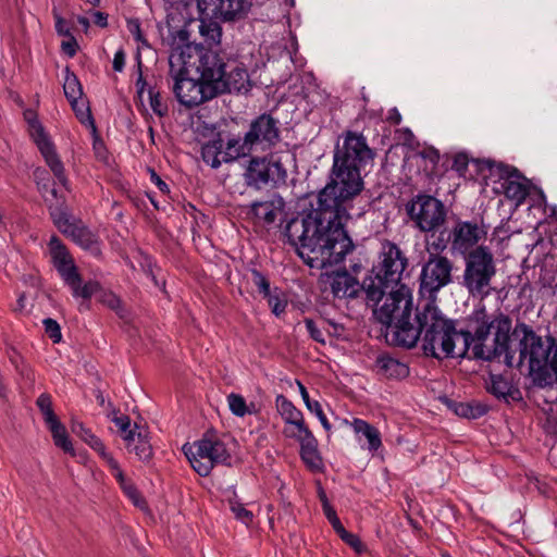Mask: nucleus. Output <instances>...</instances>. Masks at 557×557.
<instances>
[{
  "mask_svg": "<svg viewBox=\"0 0 557 557\" xmlns=\"http://www.w3.org/2000/svg\"><path fill=\"white\" fill-rule=\"evenodd\" d=\"M418 156L431 163V173H437V166L441 160V153L438 149H436L433 146H425L422 150L418 152Z\"/></svg>",
  "mask_w": 557,
  "mask_h": 557,
  "instance_id": "54",
  "label": "nucleus"
},
{
  "mask_svg": "<svg viewBox=\"0 0 557 557\" xmlns=\"http://www.w3.org/2000/svg\"><path fill=\"white\" fill-rule=\"evenodd\" d=\"M51 432L53 443L57 447L61 448L64 453L75 455L73 444L69 437L64 424L58 420L47 425Z\"/></svg>",
  "mask_w": 557,
  "mask_h": 557,
  "instance_id": "35",
  "label": "nucleus"
},
{
  "mask_svg": "<svg viewBox=\"0 0 557 557\" xmlns=\"http://www.w3.org/2000/svg\"><path fill=\"white\" fill-rule=\"evenodd\" d=\"M330 282L331 292L336 298L356 299L361 292H364L366 298L377 305L382 300V292L374 286V278L367 275L362 283L352 276L346 268L337 271L322 274Z\"/></svg>",
  "mask_w": 557,
  "mask_h": 557,
  "instance_id": "13",
  "label": "nucleus"
},
{
  "mask_svg": "<svg viewBox=\"0 0 557 557\" xmlns=\"http://www.w3.org/2000/svg\"><path fill=\"white\" fill-rule=\"evenodd\" d=\"M135 428L137 429L135 441L127 450L135 453L139 460L148 463L153 457V448L149 440V430L146 425H139L136 422Z\"/></svg>",
  "mask_w": 557,
  "mask_h": 557,
  "instance_id": "30",
  "label": "nucleus"
},
{
  "mask_svg": "<svg viewBox=\"0 0 557 557\" xmlns=\"http://www.w3.org/2000/svg\"><path fill=\"white\" fill-rule=\"evenodd\" d=\"M92 133V149L95 151L96 157L99 160H103L107 158V148L104 145L103 139L100 137L98 129L96 128V132Z\"/></svg>",
  "mask_w": 557,
  "mask_h": 557,
  "instance_id": "62",
  "label": "nucleus"
},
{
  "mask_svg": "<svg viewBox=\"0 0 557 557\" xmlns=\"http://www.w3.org/2000/svg\"><path fill=\"white\" fill-rule=\"evenodd\" d=\"M65 77L63 83V91L66 100L81 99L84 95L82 84L77 75L69 65L64 69Z\"/></svg>",
  "mask_w": 557,
  "mask_h": 557,
  "instance_id": "37",
  "label": "nucleus"
},
{
  "mask_svg": "<svg viewBox=\"0 0 557 557\" xmlns=\"http://www.w3.org/2000/svg\"><path fill=\"white\" fill-rule=\"evenodd\" d=\"M352 426L357 434H362L368 440L370 450H377L381 447V435L374 425L356 418L352 421Z\"/></svg>",
  "mask_w": 557,
  "mask_h": 557,
  "instance_id": "34",
  "label": "nucleus"
},
{
  "mask_svg": "<svg viewBox=\"0 0 557 557\" xmlns=\"http://www.w3.org/2000/svg\"><path fill=\"white\" fill-rule=\"evenodd\" d=\"M127 29L138 42L147 44V40L140 29V21L138 18L127 20Z\"/></svg>",
  "mask_w": 557,
  "mask_h": 557,
  "instance_id": "64",
  "label": "nucleus"
},
{
  "mask_svg": "<svg viewBox=\"0 0 557 557\" xmlns=\"http://www.w3.org/2000/svg\"><path fill=\"white\" fill-rule=\"evenodd\" d=\"M519 357L513 367L521 369L528 361V375L534 386L544 388L557 383V339L547 335L545 341L540 335L518 348Z\"/></svg>",
  "mask_w": 557,
  "mask_h": 557,
  "instance_id": "6",
  "label": "nucleus"
},
{
  "mask_svg": "<svg viewBox=\"0 0 557 557\" xmlns=\"http://www.w3.org/2000/svg\"><path fill=\"white\" fill-rule=\"evenodd\" d=\"M63 233L71 236L73 242L83 249L90 251L95 256L101 253L100 243L96 234L87 226L74 224L70 228H64Z\"/></svg>",
  "mask_w": 557,
  "mask_h": 557,
  "instance_id": "27",
  "label": "nucleus"
},
{
  "mask_svg": "<svg viewBox=\"0 0 557 557\" xmlns=\"http://www.w3.org/2000/svg\"><path fill=\"white\" fill-rule=\"evenodd\" d=\"M465 270L460 284L469 295L483 300L492 290V281L497 273L492 249L481 245L469 253L462 255Z\"/></svg>",
  "mask_w": 557,
  "mask_h": 557,
  "instance_id": "7",
  "label": "nucleus"
},
{
  "mask_svg": "<svg viewBox=\"0 0 557 557\" xmlns=\"http://www.w3.org/2000/svg\"><path fill=\"white\" fill-rule=\"evenodd\" d=\"M522 334V337L519 339L518 348L523 346L525 347L527 343L531 342L535 337L540 336L529 324L524 322H517L515 329L512 330V336L517 337L519 334Z\"/></svg>",
  "mask_w": 557,
  "mask_h": 557,
  "instance_id": "50",
  "label": "nucleus"
},
{
  "mask_svg": "<svg viewBox=\"0 0 557 557\" xmlns=\"http://www.w3.org/2000/svg\"><path fill=\"white\" fill-rule=\"evenodd\" d=\"M139 256H140L139 264H140L141 270L145 272V274H147L151 278V281L153 282V284L156 286H160V282L154 273V270L157 269V263H156L154 259L150 255H148L141 250H139Z\"/></svg>",
  "mask_w": 557,
  "mask_h": 557,
  "instance_id": "52",
  "label": "nucleus"
},
{
  "mask_svg": "<svg viewBox=\"0 0 557 557\" xmlns=\"http://www.w3.org/2000/svg\"><path fill=\"white\" fill-rule=\"evenodd\" d=\"M50 215L53 220L54 225L63 233L64 228H70L74 224L70 222L67 213L62 209H51Z\"/></svg>",
  "mask_w": 557,
  "mask_h": 557,
  "instance_id": "59",
  "label": "nucleus"
},
{
  "mask_svg": "<svg viewBox=\"0 0 557 557\" xmlns=\"http://www.w3.org/2000/svg\"><path fill=\"white\" fill-rule=\"evenodd\" d=\"M170 5L165 7V10L168 12L166 22L169 26V32L171 36L173 37V44H172V54L170 57V72H173L174 66V59L181 64H185V61L187 60L185 52L187 51V48L191 47H205L202 44H195L189 40L190 33L187 29V26L195 22L194 18L185 20L184 25L178 28V25H174L175 23V13L172 11L174 9V4H177L175 8L176 10L180 9V5L183 7V9H188L189 5L193 2H168Z\"/></svg>",
  "mask_w": 557,
  "mask_h": 557,
  "instance_id": "17",
  "label": "nucleus"
},
{
  "mask_svg": "<svg viewBox=\"0 0 557 557\" xmlns=\"http://www.w3.org/2000/svg\"><path fill=\"white\" fill-rule=\"evenodd\" d=\"M505 195L508 199L521 203L529 196V186L520 180H509L507 183H503Z\"/></svg>",
  "mask_w": 557,
  "mask_h": 557,
  "instance_id": "41",
  "label": "nucleus"
},
{
  "mask_svg": "<svg viewBox=\"0 0 557 557\" xmlns=\"http://www.w3.org/2000/svg\"><path fill=\"white\" fill-rule=\"evenodd\" d=\"M64 283L71 288L73 297H81L85 300H90L95 294L102 290V286L98 281L90 280L83 284V277L78 269H73L67 273Z\"/></svg>",
  "mask_w": 557,
  "mask_h": 557,
  "instance_id": "25",
  "label": "nucleus"
},
{
  "mask_svg": "<svg viewBox=\"0 0 557 557\" xmlns=\"http://www.w3.org/2000/svg\"><path fill=\"white\" fill-rule=\"evenodd\" d=\"M487 231L483 220L463 221L457 219L450 230V251L460 256L469 253L486 237Z\"/></svg>",
  "mask_w": 557,
  "mask_h": 557,
  "instance_id": "19",
  "label": "nucleus"
},
{
  "mask_svg": "<svg viewBox=\"0 0 557 557\" xmlns=\"http://www.w3.org/2000/svg\"><path fill=\"white\" fill-rule=\"evenodd\" d=\"M224 139L222 133H216L215 137L201 147V158L203 162L209 164L212 169H218L221 165L219 156L222 152Z\"/></svg>",
  "mask_w": 557,
  "mask_h": 557,
  "instance_id": "33",
  "label": "nucleus"
},
{
  "mask_svg": "<svg viewBox=\"0 0 557 557\" xmlns=\"http://www.w3.org/2000/svg\"><path fill=\"white\" fill-rule=\"evenodd\" d=\"M45 332L49 338L54 343H60L62 339V333L60 324L52 318H46L44 321Z\"/></svg>",
  "mask_w": 557,
  "mask_h": 557,
  "instance_id": "57",
  "label": "nucleus"
},
{
  "mask_svg": "<svg viewBox=\"0 0 557 557\" xmlns=\"http://www.w3.org/2000/svg\"><path fill=\"white\" fill-rule=\"evenodd\" d=\"M297 383L299 386V392H300L301 398H302L307 409L318 417L323 429L329 432L332 426H331V423L329 422L326 416L324 414L320 403L318 400H312L310 398L307 388L305 387V385L301 382L297 381Z\"/></svg>",
  "mask_w": 557,
  "mask_h": 557,
  "instance_id": "39",
  "label": "nucleus"
},
{
  "mask_svg": "<svg viewBox=\"0 0 557 557\" xmlns=\"http://www.w3.org/2000/svg\"><path fill=\"white\" fill-rule=\"evenodd\" d=\"M442 401L456 416L468 420L479 419L490 411V406L479 400L463 403L445 396Z\"/></svg>",
  "mask_w": 557,
  "mask_h": 557,
  "instance_id": "24",
  "label": "nucleus"
},
{
  "mask_svg": "<svg viewBox=\"0 0 557 557\" xmlns=\"http://www.w3.org/2000/svg\"><path fill=\"white\" fill-rule=\"evenodd\" d=\"M414 322L410 336L416 337L412 348L422 338L424 356L437 360L455 358V339L459 337L456 321L445 318L436 305L435 297L419 301L414 307Z\"/></svg>",
  "mask_w": 557,
  "mask_h": 557,
  "instance_id": "3",
  "label": "nucleus"
},
{
  "mask_svg": "<svg viewBox=\"0 0 557 557\" xmlns=\"http://www.w3.org/2000/svg\"><path fill=\"white\" fill-rule=\"evenodd\" d=\"M300 443V459L306 467L312 472H321L323 470V459L318 449V441L310 430L300 433L298 436Z\"/></svg>",
  "mask_w": 557,
  "mask_h": 557,
  "instance_id": "21",
  "label": "nucleus"
},
{
  "mask_svg": "<svg viewBox=\"0 0 557 557\" xmlns=\"http://www.w3.org/2000/svg\"><path fill=\"white\" fill-rule=\"evenodd\" d=\"M181 65L174 75L173 92L182 106L193 109L216 97L210 95L208 86L191 70Z\"/></svg>",
  "mask_w": 557,
  "mask_h": 557,
  "instance_id": "14",
  "label": "nucleus"
},
{
  "mask_svg": "<svg viewBox=\"0 0 557 557\" xmlns=\"http://www.w3.org/2000/svg\"><path fill=\"white\" fill-rule=\"evenodd\" d=\"M72 432L78 436L82 441H84L86 444H88L94 450H102L103 449V443L102 441L95 435L91 430L87 429L83 422L81 421H73L71 425Z\"/></svg>",
  "mask_w": 557,
  "mask_h": 557,
  "instance_id": "40",
  "label": "nucleus"
},
{
  "mask_svg": "<svg viewBox=\"0 0 557 557\" xmlns=\"http://www.w3.org/2000/svg\"><path fill=\"white\" fill-rule=\"evenodd\" d=\"M486 391L495 398L504 400L506 404H510V401L519 403L523 399L519 387L506 380L502 374L490 375V383L486 384Z\"/></svg>",
  "mask_w": 557,
  "mask_h": 557,
  "instance_id": "23",
  "label": "nucleus"
},
{
  "mask_svg": "<svg viewBox=\"0 0 557 557\" xmlns=\"http://www.w3.org/2000/svg\"><path fill=\"white\" fill-rule=\"evenodd\" d=\"M304 323L306 325V329L308 331V334H309V337L321 344V345H326V339H325V336H324V333L322 331L321 327H319L317 325V323L311 319V318H305L304 319Z\"/></svg>",
  "mask_w": 557,
  "mask_h": 557,
  "instance_id": "56",
  "label": "nucleus"
},
{
  "mask_svg": "<svg viewBox=\"0 0 557 557\" xmlns=\"http://www.w3.org/2000/svg\"><path fill=\"white\" fill-rule=\"evenodd\" d=\"M228 407L231 412L237 417H244L246 413L251 411L248 409L245 398L235 393H231L227 396Z\"/></svg>",
  "mask_w": 557,
  "mask_h": 557,
  "instance_id": "51",
  "label": "nucleus"
},
{
  "mask_svg": "<svg viewBox=\"0 0 557 557\" xmlns=\"http://www.w3.org/2000/svg\"><path fill=\"white\" fill-rule=\"evenodd\" d=\"M469 157L466 152H457L453 158L451 169L458 173L459 176H465L468 171Z\"/></svg>",
  "mask_w": 557,
  "mask_h": 557,
  "instance_id": "60",
  "label": "nucleus"
},
{
  "mask_svg": "<svg viewBox=\"0 0 557 557\" xmlns=\"http://www.w3.org/2000/svg\"><path fill=\"white\" fill-rule=\"evenodd\" d=\"M235 67L236 69H234V71H232V72H230V70L227 69L225 71V73H223L222 79L224 82H227V83L234 82V84H232L230 86V90L225 91V94H232V92L247 94L252 87L251 81L249 78V74H248L246 67L244 66V64L238 61H237V66H235Z\"/></svg>",
  "mask_w": 557,
  "mask_h": 557,
  "instance_id": "29",
  "label": "nucleus"
},
{
  "mask_svg": "<svg viewBox=\"0 0 557 557\" xmlns=\"http://www.w3.org/2000/svg\"><path fill=\"white\" fill-rule=\"evenodd\" d=\"M286 178L287 170L282 157L274 151L263 156H251L244 173L246 185L257 190L268 186L276 188L285 184Z\"/></svg>",
  "mask_w": 557,
  "mask_h": 557,
  "instance_id": "9",
  "label": "nucleus"
},
{
  "mask_svg": "<svg viewBox=\"0 0 557 557\" xmlns=\"http://www.w3.org/2000/svg\"><path fill=\"white\" fill-rule=\"evenodd\" d=\"M112 421L117 426L122 438L125 441L126 448H131L135 441V433L137 432L135 425L132 428L131 418L126 414H122L120 417H114Z\"/></svg>",
  "mask_w": 557,
  "mask_h": 557,
  "instance_id": "43",
  "label": "nucleus"
},
{
  "mask_svg": "<svg viewBox=\"0 0 557 557\" xmlns=\"http://www.w3.org/2000/svg\"><path fill=\"white\" fill-rule=\"evenodd\" d=\"M253 2H219L216 9L224 22H235L245 18Z\"/></svg>",
  "mask_w": 557,
  "mask_h": 557,
  "instance_id": "32",
  "label": "nucleus"
},
{
  "mask_svg": "<svg viewBox=\"0 0 557 557\" xmlns=\"http://www.w3.org/2000/svg\"><path fill=\"white\" fill-rule=\"evenodd\" d=\"M454 263L446 256L430 253L428 261L423 264L420 274V290L433 294L453 281Z\"/></svg>",
  "mask_w": 557,
  "mask_h": 557,
  "instance_id": "15",
  "label": "nucleus"
},
{
  "mask_svg": "<svg viewBox=\"0 0 557 557\" xmlns=\"http://www.w3.org/2000/svg\"><path fill=\"white\" fill-rule=\"evenodd\" d=\"M275 404L277 411L286 423L295 425L299 433L310 430L305 423L302 412L283 394L276 396Z\"/></svg>",
  "mask_w": 557,
  "mask_h": 557,
  "instance_id": "28",
  "label": "nucleus"
},
{
  "mask_svg": "<svg viewBox=\"0 0 557 557\" xmlns=\"http://www.w3.org/2000/svg\"><path fill=\"white\" fill-rule=\"evenodd\" d=\"M36 405L40 412L42 413L45 423L47 425L60 420L53 410L52 398L50 394H40L36 400Z\"/></svg>",
  "mask_w": 557,
  "mask_h": 557,
  "instance_id": "47",
  "label": "nucleus"
},
{
  "mask_svg": "<svg viewBox=\"0 0 557 557\" xmlns=\"http://www.w3.org/2000/svg\"><path fill=\"white\" fill-rule=\"evenodd\" d=\"M231 510L235 515L236 519L240 520L246 525L250 524L253 520V513L246 509L244 504L239 502H231Z\"/></svg>",
  "mask_w": 557,
  "mask_h": 557,
  "instance_id": "58",
  "label": "nucleus"
},
{
  "mask_svg": "<svg viewBox=\"0 0 557 557\" xmlns=\"http://www.w3.org/2000/svg\"><path fill=\"white\" fill-rule=\"evenodd\" d=\"M486 168L491 173H497L500 180H504V183H507L509 180H523L527 178L522 175V173L515 166L505 164L503 162H496L494 160L484 161Z\"/></svg>",
  "mask_w": 557,
  "mask_h": 557,
  "instance_id": "38",
  "label": "nucleus"
},
{
  "mask_svg": "<svg viewBox=\"0 0 557 557\" xmlns=\"http://www.w3.org/2000/svg\"><path fill=\"white\" fill-rule=\"evenodd\" d=\"M149 95V103L154 114L160 117H163L168 114L169 108L168 104L164 103L161 99L160 91L156 89V87L149 86L148 88Z\"/></svg>",
  "mask_w": 557,
  "mask_h": 557,
  "instance_id": "49",
  "label": "nucleus"
},
{
  "mask_svg": "<svg viewBox=\"0 0 557 557\" xmlns=\"http://www.w3.org/2000/svg\"><path fill=\"white\" fill-rule=\"evenodd\" d=\"M121 300L122 299L111 290H104L102 288V290L100 292L99 301L107 306L108 308H110L111 310L119 308V304Z\"/></svg>",
  "mask_w": 557,
  "mask_h": 557,
  "instance_id": "61",
  "label": "nucleus"
},
{
  "mask_svg": "<svg viewBox=\"0 0 557 557\" xmlns=\"http://www.w3.org/2000/svg\"><path fill=\"white\" fill-rule=\"evenodd\" d=\"M374 158V150L361 133L346 131L343 134V146L337 145L335 148L331 181L322 189V196L336 197L339 203L349 206L364 188L361 169Z\"/></svg>",
  "mask_w": 557,
  "mask_h": 557,
  "instance_id": "2",
  "label": "nucleus"
},
{
  "mask_svg": "<svg viewBox=\"0 0 557 557\" xmlns=\"http://www.w3.org/2000/svg\"><path fill=\"white\" fill-rule=\"evenodd\" d=\"M52 16L54 18L55 33L61 36H71L72 30L75 28V15L71 14L70 17H65L61 14L57 7L52 9Z\"/></svg>",
  "mask_w": 557,
  "mask_h": 557,
  "instance_id": "42",
  "label": "nucleus"
},
{
  "mask_svg": "<svg viewBox=\"0 0 557 557\" xmlns=\"http://www.w3.org/2000/svg\"><path fill=\"white\" fill-rule=\"evenodd\" d=\"M470 322L476 325L473 331L458 330L459 337L462 338V348L457 354V358H468L469 360L484 359L485 341L494 326L495 318L491 319L484 306L476 308L469 318Z\"/></svg>",
  "mask_w": 557,
  "mask_h": 557,
  "instance_id": "12",
  "label": "nucleus"
},
{
  "mask_svg": "<svg viewBox=\"0 0 557 557\" xmlns=\"http://www.w3.org/2000/svg\"><path fill=\"white\" fill-rule=\"evenodd\" d=\"M278 209L272 200L255 201L249 206L247 215L264 225H271L276 220Z\"/></svg>",
  "mask_w": 557,
  "mask_h": 557,
  "instance_id": "31",
  "label": "nucleus"
},
{
  "mask_svg": "<svg viewBox=\"0 0 557 557\" xmlns=\"http://www.w3.org/2000/svg\"><path fill=\"white\" fill-rule=\"evenodd\" d=\"M48 245L52 264L62 280L65 281L67 273H70L73 269L78 268L76 267L74 259L69 252L66 246L57 235L51 236Z\"/></svg>",
  "mask_w": 557,
  "mask_h": 557,
  "instance_id": "22",
  "label": "nucleus"
},
{
  "mask_svg": "<svg viewBox=\"0 0 557 557\" xmlns=\"http://www.w3.org/2000/svg\"><path fill=\"white\" fill-rule=\"evenodd\" d=\"M339 539L350 546L357 554H361L366 550V546L361 542L360 537L357 534L348 532L346 529L337 534Z\"/></svg>",
  "mask_w": 557,
  "mask_h": 557,
  "instance_id": "55",
  "label": "nucleus"
},
{
  "mask_svg": "<svg viewBox=\"0 0 557 557\" xmlns=\"http://www.w3.org/2000/svg\"><path fill=\"white\" fill-rule=\"evenodd\" d=\"M244 138H231L226 143V156L224 162H230L239 157L250 156L252 152L251 147H244Z\"/></svg>",
  "mask_w": 557,
  "mask_h": 557,
  "instance_id": "44",
  "label": "nucleus"
},
{
  "mask_svg": "<svg viewBox=\"0 0 557 557\" xmlns=\"http://www.w3.org/2000/svg\"><path fill=\"white\" fill-rule=\"evenodd\" d=\"M376 372L388 380H403L409 375V367L388 354H380L375 359Z\"/></svg>",
  "mask_w": 557,
  "mask_h": 557,
  "instance_id": "26",
  "label": "nucleus"
},
{
  "mask_svg": "<svg viewBox=\"0 0 557 557\" xmlns=\"http://www.w3.org/2000/svg\"><path fill=\"white\" fill-rule=\"evenodd\" d=\"M193 469L201 476L210 474L215 465L231 466L232 456L220 440H211L207 434L193 445L183 447Z\"/></svg>",
  "mask_w": 557,
  "mask_h": 557,
  "instance_id": "10",
  "label": "nucleus"
},
{
  "mask_svg": "<svg viewBox=\"0 0 557 557\" xmlns=\"http://www.w3.org/2000/svg\"><path fill=\"white\" fill-rule=\"evenodd\" d=\"M281 141L280 121L271 113H261L250 121L244 135V147L257 146L274 148Z\"/></svg>",
  "mask_w": 557,
  "mask_h": 557,
  "instance_id": "18",
  "label": "nucleus"
},
{
  "mask_svg": "<svg viewBox=\"0 0 557 557\" xmlns=\"http://www.w3.org/2000/svg\"><path fill=\"white\" fill-rule=\"evenodd\" d=\"M249 272L251 275V282L258 288L259 294L268 296L269 292L272 290L268 276L256 268L250 269Z\"/></svg>",
  "mask_w": 557,
  "mask_h": 557,
  "instance_id": "53",
  "label": "nucleus"
},
{
  "mask_svg": "<svg viewBox=\"0 0 557 557\" xmlns=\"http://www.w3.org/2000/svg\"><path fill=\"white\" fill-rule=\"evenodd\" d=\"M199 33L206 37L208 44L218 46L221 41L222 28L218 22L210 21L206 23L201 21L199 24Z\"/></svg>",
  "mask_w": 557,
  "mask_h": 557,
  "instance_id": "45",
  "label": "nucleus"
},
{
  "mask_svg": "<svg viewBox=\"0 0 557 557\" xmlns=\"http://www.w3.org/2000/svg\"><path fill=\"white\" fill-rule=\"evenodd\" d=\"M385 295L384 304L374 310V315L381 324L386 326V342L395 347L410 349L417 338L410 336L416 325V322H412V290L404 284L391 286Z\"/></svg>",
  "mask_w": 557,
  "mask_h": 557,
  "instance_id": "4",
  "label": "nucleus"
},
{
  "mask_svg": "<svg viewBox=\"0 0 557 557\" xmlns=\"http://www.w3.org/2000/svg\"><path fill=\"white\" fill-rule=\"evenodd\" d=\"M350 208L339 203L336 197L322 196L320 190L315 209L287 222L282 232L285 243L312 269L339 264L356 247L345 227Z\"/></svg>",
  "mask_w": 557,
  "mask_h": 557,
  "instance_id": "1",
  "label": "nucleus"
},
{
  "mask_svg": "<svg viewBox=\"0 0 557 557\" xmlns=\"http://www.w3.org/2000/svg\"><path fill=\"white\" fill-rule=\"evenodd\" d=\"M28 125L29 135L44 157L47 165L50 168L58 182L66 188L69 180L65 175L64 165L57 153L54 144L46 133L45 127L36 116L28 120Z\"/></svg>",
  "mask_w": 557,
  "mask_h": 557,
  "instance_id": "20",
  "label": "nucleus"
},
{
  "mask_svg": "<svg viewBox=\"0 0 557 557\" xmlns=\"http://www.w3.org/2000/svg\"><path fill=\"white\" fill-rule=\"evenodd\" d=\"M263 298L268 300V305L271 309V312L275 317H281L283 313H285L287 300L278 287H275L273 290H270L269 295L263 296Z\"/></svg>",
  "mask_w": 557,
  "mask_h": 557,
  "instance_id": "46",
  "label": "nucleus"
},
{
  "mask_svg": "<svg viewBox=\"0 0 557 557\" xmlns=\"http://www.w3.org/2000/svg\"><path fill=\"white\" fill-rule=\"evenodd\" d=\"M409 260L400 247L391 240L382 244L380 262L374 265L369 275L374 278V286L382 292V298L391 286L404 285L403 272L408 268Z\"/></svg>",
  "mask_w": 557,
  "mask_h": 557,
  "instance_id": "8",
  "label": "nucleus"
},
{
  "mask_svg": "<svg viewBox=\"0 0 557 557\" xmlns=\"http://www.w3.org/2000/svg\"><path fill=\"white\" fill-rule=\"evenodd\" d=\"M494 339H493V348L486 349L484 354L483 361H494L495 359L504 356V363L508 368H513L516 360V352L518 350L513 349L511 346V336H512V321L508 314L503 312H498L495 315L494 326Z\"/></svg>",
  "mask_w": 557,
  "mask_h": 557,
  "instance_id": "16",
  "label": "nucleus"
},
{
  "mask_svg": "<svg viewBox=\"0 0 557 557\" xmlns=\"http://www.w3.org/2000/svg\"><path fill=\"white\" fill-rule=\"evenodd\" d=\"M76 119L85 126L90 127L91 132H96L95 119L91 114L89 101L84 99L67 100Z\"/></svg>",
  "mask_w": 557,
  "mask_h": 557,
  "instance_id": "36",
  "label": "nucleus"
},
{
  "mask_svg": "<svg viewBox=\"0 0 557 557\" xmlns=\"http://www.w3.org/2000/svg\"><path fill=\"white\" fill-rule=\"evenodd\" d=\"M120 487L136 507L140 509L147 508L146 498L141 495V493L131 479H127L125 483H122L120 485Z\"/></svg>",
  "mask_w": 557,
  "mask_h": 557,
  "instance_id": "48",
  "label": "nucleus"
},
{
  "mask_svg": "<svg viewBox=\"0 0 557 557\" xmlns=\"http://www.w3.org/2000/svg\"><path fill=\"white\" fill-rule=\"evenodd\" d=\"M323 513H324L325 518L327 519V521L331 523V525L334 529V531L336 532V534H339L342 531L345 530L334 507L326 508V510H323Z\"/></svg>",
  "mask_w": 557,
  "mask_h": 557,
  "instance_id": "63",
  "label": "nucleus"
},
{
  "mask_svg": "<svg viewBox=\"0 0 557 557\" xmlns=\"http://www.w3.org/2000/svg\"><path fill=\"white\" fill-rule=\"evenodd\" d=\"M408 216L424 233L438 230L446 222L447 209L436 197L419 193L406 203Z\"/></svg>",
  "mask_w": 557,
  "mask_h": 557,
  "instance_id": "11",
  "label": "nucleus"
},
{
  "mask_svg": "<svg viewBox=\"0 0 557 557\" xmlns=\"http://www.w3.org/2000/svg\"><path fill=\"white\" fill-rule=\"evenodd\" d=\"M185 52V70H191L209 88L211 96L224 95L233 83L222 79L223 73L228 69L234 71L237 60L226 57L225 53L212 47H191Z\"/></svg>",
  "mask_w": 557,
  "mask_h": 557,
  "instance_id": "5",
  "label": "nucleus"
}]
</instances>
